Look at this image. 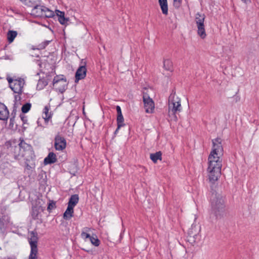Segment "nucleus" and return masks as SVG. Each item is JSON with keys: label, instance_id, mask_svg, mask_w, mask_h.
Returning <instances> with one entry per match:
<instances>
[{"label": "nucleus", "instance_id": "1", "mask_svg": "<svg viewBox=\"0 0 259 259\" xmlns=\"http://www.w3.org/2000/svg\"><path fill=\"white\" fill-rule=\"evenodd\" d=\"M221 156L210 154L208 158L207 171L209 181L214 183L221 176L222 159Z\"/></svg>", "mask_w": 259, "mask_h": 259}, {"label": "nucleus", "instance_id": "2", "mask_svg": "<svg viewBox=\"0 0 259 259\" xmlns=\"http://www.w3.org/2000/svg\"><path fill=\"white\" fill-rule=\"evenodd\" d=\"M210 203L212 212L217 218H221L225 211V198L222 194L212 192L210 197Z\"/></svg>", "mask_w": 259, "mask_h": 259}, {"label": "nucleus", "instance_id": "3", "mask_svg": "<svg viewBox=\"0 0 259 259\" xmlns=\"http://www.w3.org/2000/svg\"><path fill=\"white\" fill-rule=\"evenodd\" d=\"M182 110L180 100L175 97V94H171L168 99V116L171 120L176 121L178 120L177 113Z\"/></svg>", "mask_w": 259, "mask_h": 259}, {"label": "nucleus", "instance_id": "4", "mask_svg": "<svg viewBox=\"0 0 259 259\" xmlns=\"http://www.w3.org/2000/svg\"><path fill=\"white\" fill-rule=\"evenodd\" d=\"M31 238L29 239L31 250L28 259H37V234L32 231L31 233Z\"/></svg>", "mask_w": 259, "mask_h": 259}, {"label": "nucleus", "instance_id": "5", "mask_svg": "<svg viewBox=\"0 0 259 259\" xmlns=\"http://www.w3.org/2000/svg\"><path fill=\"white\" fill-rule=\"evenodd\" d=\"M205 16L204 14L197 13L195 16V22L198 28V34L202 38L206 36L205 31L204 29V21Z\"/></svg>", "mask_w": 259, "mask_h": 259}, {"label": "nucleus", "instance_id": "6", "mask_svg": "<svg viewBox=\"0 0 259 259\" xmlns=\"http://www.w3.org/2000/svg\"><path fill=\"white\" fill-rule=\"evenodd\" d=\"M67 81L66 78L63 76H56L53 79V85L56 90L61 93H63L66 90L67 87Z\"/></svg>", "mask_w": 259, "mask_h": 259}, {"label": "nucleus", "instance_id": "7", "mask_svg": "<svg viewBox=\"0 0 259 259\" xmlns=\"http://www.w3.org/2000/svg\"><path fill=\"white\" fill-rule=\"evenodd\" d=\"M212 148L210 154L222 156L223 155V148L222 145L221 138H216L212 140Z\"/></svg>", "mask_w": 259, "mask_h": 259}, {"label": "nucleus", "instance_id": "8", "mask_svg": "<svg viewBox=\"0 0 259 259\" xmlns=\"http://www.w3.org/2000/svg\"><path fill=\"white\" fill-rule=\"evenodd\" d=\"M143 101L144 104L145 112L147 113H152L154 111L155 104L152 99L151 98L148 94H143Z\"/></svg>", "mask_w": 259, "mask_h": 259}, {"label": "nucleus", "instance_id": "9", "mask_svg": "<svg viewBox=\"0 0 259 259\" xmlns=\"http://www.w3.org/2000/svg\"><path fill=\"white\" fill-rule=\"evenodd\" d=\"M25 84V81L23 79L19 78L14 79V82L10 88L15 94H21L23 92V89Z\"/></svg>", "mask_w": 259, "mask_h": 259}, {"label": "nucleus", "instance_id": "10", "mask_svg": "<svg viewBox=\"0 0 259 259\" xmlns=\"http://www.w3.org/2000/svg\"><path fill=\"white\" fill-rule=\"evenodd\" d=\"M55 148L56 150L62 151L66 147V141L65 139L61 136L59 134L56 135L55 137Z\"/></svg>", "mask_w": 259, "mask_h": 259}, {"label": "nucleus", "instance_id": "11", "mask_svg": "<svg viewBox=\"0 0 259 259\" xmlns=\"http://www.w3.org/2000/svg\"><path fill=\"white\" fill-rule=\"evenodd\" d=\"M81 65L77 69L76 73H75V82H77L79 80L83 79L87 74V68L85 67V62H82Z\"/></svg>", "mask_w": 259, "mask_h": 259}, {"label": "nucleus", "instance_id": "12", "mask_svg": "<svg viewBox=\"0 0 259 259\" xmlns=\"http://www.w3.org/2000/svg\"><path fill=\"white\" fill-rule=\"evenodd\" d=\"M10 218L7 215H0V235L4 234L7 225L10 222Z\"/></svg>", "mask_w": 259, "mask_h": 259}, {"label": "nucleus", "instance_id": "13", "mask_svg": "<svg viewBox=\"0 0 259 259\" xmlns=\"http://www.w3.org/2000/svg\"><path fill=\"white\" fill-rule=\"evenodd\" d=\"M9 115V112L6 106L4 104L0 103V120H7Z\"/></svg>", "mask_w": 259, "mask_h": 259}, {"label": "nucleus", "instance_id": "14", "mask_svg": "<svg viewBox=\"0 0 259 259\" xmlns=\"http://www.w3.org/2000/svg\"><path fill=\"white\" fill-rule=\"evenodd\" d=\"M20 142L18 144V146H14L13 149L15 151H21V149H23L24 151L25 150H30L31 149V146L30 145L27 144L24 142L23 139H20Z\"/></svg>", "mask_w": 259, "mask_h": 259}, {"label": "nucleus", "instance_id": "15", "mask_svg": "<svg viewBox=\"0 0 259 259\" xmlns=\"http://www.w3.org/2000/svg\"><path fill=\"white\" fill-rule=\"evenodd\" d=\"M42 210L43 209L40 205H33L31 212L32 218L34 220L38 219L39 215Z\"/></svg>", "mask_w": 259, "mask_h": 259}, {"label": "nucleus", "instance_id": "16", "mask_svg": "<svg viewBox=\"0 0 259 259\" xmlns=\"http://www.w3.org/2000/svg\"><path fill=\"white\" fill-rule=\"evenodd\" d=\"M57 158L56 154L53 152H50L44 159L45 164H52L56 162Z\"/></svg>", "mask_w": 259, "mask_h": 259}, {"label": "nucleus", "instance_id": "17", "mask_svg": "<svg viewBox=\"0 0 259 259\" xmlns=\"http://www.w3.org/2000/svg\"><path fill=\"white\" fill-rule=\"evenodd\" d=\"M45 8L44 6L36 5L32 9V12L36 16L42 17Z\"/></svg>", "mask_w": 259, "mask_h": 259}, {"label": "nucleus", "instance_id": "18", "mask_svg": "<svg viewBox=\"0 0 259 259\" xmlns=\"http://www.w3.org/2000/svg\"><path fill=\"white\" fill-rule=\"evenodd\" d=\"M79 201V197L77 194H74L71 196L69 198L68 206L74 208V207L78 203Z\"/></svg>", "mask_w": 259, "mask_h": 259}, {"label": "nucleus", "instance_id": "19", "mask_svg": "<svg viewBox=\"0 0 259 259\" xmlns=\"http://www.w3.org/2000/svg\"><path fill=\"white\" fill-rule=\"evenodd\" d=\"M158 2L163 14L167 15L168 14V5L167 0H158Z\"/></svg>", "mask_w": 259, "mask_h": 259}, {"label": "nucleus", "instance_id": "20", "mask_svg": "<svg viewBox=\"0 0 259 259\" xmlns=\"http://www.w3.org/2000/svg\"><path fill=\"white\" fill-rule=\"evenodd\" d=\"M73 208L68 206L63 214V218L66 220H69L73 217Z\"/></svg>", "mask_w": 259, "mask_h": 259}, {"label": "nucleus", "instance_id": "21", "mask_svg": "<svg viewBox=\"0 0 259 259\" xmlns=\"http://www.w3.org/2000/svg\"><path fill=\"white\" fill-rule=\"evenodd\" d=\"M49 110L50 108L48 106H45L44 109L42 118L46 123H48L50 119L52 118V114L49 112Z\"/></svg>", "mask_w": 259, "mask_h": 259}, {"label": "nucleus", "instance_id": "22", "mask_svg": "<svg viewBox=\"0 0 259 259\" xmlns=\"http://www.w3.org/2000/svg\"><path fill=\"white\" fill-rule=\"evenodd\" d=\"M150 158L154 163H156L158 160H161L162 153L161 151H158L155 153H151L150 154Z\"/></svg>", "mask_w": 259, "mask_h": 259}, {"label": "nucleus", "instance_id": "23", "mask_svg": "<svg viewBox=\"0 0 259 259\" xmlns=\"http://www.w3.org/2000/svg\"><path fill=\"white\" fill-rule=\"evenodd\" d=\"M17 32L14 30H9L7 33V39L9 43L12 42L17 35Z\"/></svg>", "mask_w": 259, "mask_h": 259}, {"label": "nucleus", "instance_id": "24", "mask_svg": "<svg viewBox=\"0 0 259 259\" xmlns=\"http://www.w3.org/2000/svg\"><path fill=\"white\" fill-rule=\"evenodd\" d=\"M14 147H11V150L13 152V156L15 160H19L20 158L24 156V154L21 151H15L13 148Z\"/></svg>", "mask_w": 259, "mask_h": 259}, {"label": "nucleus", "instance_id": "25", "mask_svg": "<svg viewBox=\"0 0 259 259\" xmlns=\"http://www.w3.org/2000/svg\"><path fill=\"white\" fill-rule=\"evenodd\" d=\"M163 67L165 70L171 71L172 68V63L169 59H165L163 61Z\"/></svg>", "mask_w": 259, "mask_h": 259}, {"label": "nucleus", "instance_id": "26", "mask_svg": "<svg viewBox=\"0 0 259 259\" xmlns=\"http://www.w3.org/2000/svg\"><path fill=\"white\" fill-rule=\"evenodd\" d=\"M44 9V13L42 15V17H46L47 18H51L54 16V12L48 9V8L46 7Z\"/></svg>", "mask_w": 259, "mask_h": 259}, {"label": "nucleus", "instance_id": "27", "mask_svg": "<svg viewBox=\"0 0 259 259\" xmlns=\"http://www.w3.org/2000/svg\"><path fill=\"white\" fill-rule=\"evenodd\" d=\"M124 122L123 116L122 115H117V124L118 125V128L123 126L125 124Z\"/></svg>", "mask_w": 259, "mask_h": 259}, {"label": "nucleus", "instance_id": "28", "mask_svg": "<svg viewBox=\"0 0 259 259\" xmlns=\"http://www.w3.org/2000/svg\"><path fill=\"white\" fill-rule=\"evenodd\" d=\"M31 104L30 103H27L22 107L21 110L23 113H27L30 109Z\"/></svg>", "mask_w": 259, "mask_h": 259}, {"label": "nucleus", "instance_id": "29", "mask_svg": "<svg viewBox=\"0 0 259 259\" xmlns=\"http://www.w3.org/2000/svg\"><path fill=\"white\" fill-rule=\"evenodd\" d=\"M20 117L21 118V120L23 122V126H22L23 130L24 131H25L27 127L24 126V124H28V123H27V117L26 116H25L23 114H21L20 115Z\"/></svg>", "mask_w": 259, "mask_h": 259}, {"label": "nucleus", "instance_id": "30", "mask_svg": "<svg viewBox=\"0 0 259 259\" xmlns=\"http://www.w3.org/2000/svg\"><path fill=\"white\" fill-rule=\"evenodd\" d=\"M48 84V82L45 79H39L37 83V88L39 89L44 88Z\"/></svg>", "mask_w": 259, "mask_h": 259}, {"label": "nucleus", "instance_id": "31", "mask_svg": "<svg viewBox=\"0 0 259 259\" xmlns=\"http://www.w3.org/2000/svg\"><path fill=\"white\" fill-rule=\"evenodd\" d=\"M90 240L92 244L95 246H98L100 245V240L97 238L96 236L95 237L92 236Z\"/></svg>", "mask_w": 259, "mask_h": 259}, {"label": "nucleus", "instance_id": "32", "mask_svg": "<svg viewBox=\"0 0 259 259\" xmlns=\"http://www.w3.org/2000/svg\"><path fill=\"white\" fill-rule=\"evenodd\" d=\"M51 41V40H45L38 45V49H44Z\"/></svg>", "mask_w": 259, "mask_h": 259}, {"label": "nucleus", "instance_id": "33", "mask_svg": "<svg viewBox=\"0 0 259 259\" xmlns=\"http://www.w3.org/2000/svg\"><path fill=\"white\" fill-rule=\"evenodd\" d=\"M182 3V0H174L173 5L176 8H179Z\"/></svg>", "mask_w": 259, "mask_h": 259}, {"label": "nucleus", "instance_id": "34", "mask_svg": "<svg viewBox=\"0 0 259 259\" xmlns=\"http://www.w3.org/2000/svg\"><path fill=\"white\" fill-rule=\"evenodd\" d=\"M81 237L84 239L87 238H89L90 239V238H91L92 236L87 232L83 231L81 233Z\"/></svg>", "mask_w": 259, "mask_h": 259}, {"label": "nucleus", "instance_id": "35", "mask_svg": "<svg viewBox=\"0 0 259 259\" xmlns=\"http://www.w3.org/2000/svg\"><path fill=\"white\" fill-rule=\"evenodd\" d=\"M36 2V0H22V3L26 5H32Z\"/></svg>", "mask_w": 259, "mask_h": 259}, {"label": "nucleus", "instance_id": "36", "mask_svg": "<svg viewBox=\"0 0 259 259\" xmlns=\"http://www.w3.org/2000/svg\"><path fill=\"white\" fill-rule=\"evenodd\" d=\"M58 20L61 24H65L67 22L68 19L66 18L64 15V16H62L61 18H58Z\"/></svg>", "mask_w": 259, "mask_h": 259}, {"label": "nucleus", "instance_id": "37", "mask_svg": "<svg viewBox=\"0 0 259 259\" xmlns=\"http://www.w3.org/2000/svg\"><path fill=\"white\" fill-rule=\"evenodd\" d=\"M56 13L57 16L58 17V18H61L62 16L65 15L64 12L60 11L59 10H56Z\"/></svg>", "mask_w": 259, "mask_h": 259}, {"label": "nucleus", "instance_id": "38", "mask_svg": "<svg viewBox=\"0 0 259 259\" xmlns=\"http://www.w3.org/2000/svg\"><path fill=\"white\" fill-rule=\"evenodd\" d=\"M20 95L21 94H17V95H15V97H15V100H14L15 103L14 104H16V106H17V102L20 101L21 99Z\"/></svg>", "mask_w": 259, "mask_h": 259}, {"label": "nucleus", "instance_id": "39", "mask_svg": "<svg viewBox=\"0 0 259 259\" xmlns=\"http://www.w3.org/2000/svg\"><path fill=\"white\" fill-rule=\"evenodd\" d=\"M14 122H15V118H14V116H12L10 119V123H9V126L13 128L14 127Z\"/></svg>", "mask_w": 259, "mask_h": 259}, {"label": "nucleus", "instance_id": "40", "mask_svg": "<svg viewBox=\"0 0 259 259\" xmlns=\"http://www.w3.org/2000/svg\"><path fill=\"white\" fill-rule=\"evenodd\" d=\"M7 79L9 83V87H10L11 85H12L14 82V79H13L12 78L10 77H8L7 78Z\"/></svg>", "mask_w": 259, "mask_h": 259}, {"label": "nucleus", "instance_id": "41", "mask_svg": "<svg viewBox=\"0 0 259 259\" xmlns=\"http://www.w3.org/2000/svg\"><path fill=\"white\" fill-rule=\"evenodd\" d=\"M17 106H16V104H14L13 109L12 112V115L13 116L15 117V116L16 115V111H17Z\"/></svg>", "mask_w": 259, "mask_h": 259}, {"label": "nucleus", "instance_id": "42", "mask_svg": "<svg viewBox=\"0 0 259 259\" xmlns=\"http://www.w3.org/2000/svg\"><path fill=\"white\" fill-rule=\"evenodd\" d=\"M116 109L117 111V115H122V112L120 107L117 105L116 107Z\"/></svg>", "mask_w": 259, "mask_h": 259}, {"label": "nucleus", "instance_id": "43", "mask_svg": "<svg viewBox=\"0 0 259 259\" xmlns=\"http://www.w3.org/2000/svg\"><path fill=\"white\" fill-rule=\"evenodd\" d=\"M55 205V204H52L51 203H49L48 206V209H52L54 207Z\"/></svg>", "mask_w": 259, "mask_h": 259}, {"label": "nucleus", "instance_id": "44", "mask_svg": "<svg viewBox=\"0 0 259 259\" xmlns=\"http://www.w3.org/2000/svg\"><path fill=\"white\" fill-rule=\"evenodd\" d=\"M119 129H120V128H118V125H117V127L116 129V130L115 131V132H114V134L115 135L117 134V133H118V132Z\"/></svg>", "mask_w": 259, "mask_h": 259}, {"label": "nucleus", "instance_id": "45", "mask_svg": "<svg viewBox=\"0 0 259 259\" xmlns=\"http://www.w3.org/2000/svg\"><path fill=\"white\" fill-rule=\"evenodd\" d=\"M84 230L85 231L88 232V231H90V228H88V227H86V228H84Z\"/></svg>", "mask_w": 259, "mask_h": 259}, {"label": "nucleus", "instance_id": "46", "mask_svg": "<svg viewBox=\"0 0 259 259\" xmlns=\"http://www.w3.org/2000/svg\"><path fill=\"white\" fill-rule=\"evenodd\" d=\"M242 1L244 2V3H246V0H241Z\"/></svg>", "mask_w": 259, "mask_h": 259}, {"label": "nucleus", "instance_id": "47", "mask_svg": "<svg viewBox=\"0 0 259 259\" xmlns=\"http://www.w3.org/2000/svg\"><path fill=\"white\" fill-rule=\"evenodd\" d=\"M37 123H38V124H39V119L37 120Z\"/></svg>", "mask_w": 259, "mask_h": 259}, {"label": "nucleus", "instance_id": "48", "mask_svg": "<svg viewBox=\"0 0 259 259\" xmlns=\"http://www.w3.org/2000/svg\"><path fill=\"white\" fill-rule=\"evenodd\" d=\"M22 2V0H20Z\"/></svg>", "mask_w": 259, "mask_h": 259}]
</instances>
